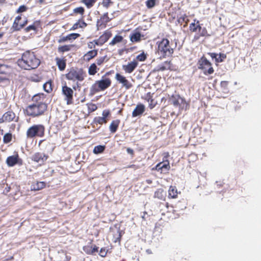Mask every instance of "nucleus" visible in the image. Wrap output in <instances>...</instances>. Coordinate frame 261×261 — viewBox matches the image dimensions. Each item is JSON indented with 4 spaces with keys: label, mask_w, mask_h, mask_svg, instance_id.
Listing matches in <instances>:
<instances>
[{
    "label": "nucleus",
    "mask_w": 261,
    "mask_h": 261,
    "mask_svg": "<svg viewBox=\"0 0 261 261\" xmlns=\"http://www.w3.org/2000/svg\"><path fill=\"white\" fill-rule=\"evenodd\" d=\"M189 21V20L188 18V16L186 14L181 15L177 18V22L180 25H182L184 23H185V24L184 25V27L187 26Z\"/></svg>",
    "instance_id": "36"
},
{
    "label": "nucleus",
    "mask_w": 261,
    "mask_h": 261,
    "mask_svg": "<svg viewBox=\"0 0 261 261\" xmlns=\"http://www.w3.org/2000/svg\"><path fill=\"white\" fill-rule=\"evenodd\" d=\"M120 123V120L119 119L114 120L111 122L109 126V129L111 133L116 132Z\"/></svg>",
    "instance_id": "32"
},
{
    "label": "nucleus",
    "mask_w": 261,
    "mask_h": 261,
    "mask_svg": "<svg viewBox=\"0 0 261 261\" xmlns=\"http://www.w3.org/2000/svg\"><path fill=\"white\" fill-rule=\"evenodd\" d=\"M123 37L120 35H116L113 39L110 42L109 45L110 46H114L118 43L123 41Z\"/></svg>",
    "instance_id": "39"
},
{
    "label": "nucleus",
    "mask_w": 261,
    "mask_h": 261,
    "mask_svg": "<svg viewBox=\"0 0 261 261\" xmlns=\"http://www.w3.org/2000/svg\"><path fill=\"white\" fill-rule=\"evenodd\" d=\"M115 79L119 84H121L122 87L126 89H129L133 87L132 84L126 79V77L119 73H116Z\"/></svg>",
    "instance_id": "11"
},
{
    "label": "nucleus",
    "mask_w": 261,
    "mask_h": 261,
    "mask_svg": "<svg viewBox=\"0 0 261 261\" xmlns=\"http://www.w3.org/2000/svg\"><path fill=\"white\" fill-rule=\"evenodd\" d=\"M28 9V8L25 5L20 6L16 10V13H21L22 12H24L27 11Z\"/></svg>",
    "instance_id": "53"
},
{
    "label": "nucleus",
    "mask_w": 261,
    "mask_h": 261,
    "mask_svg": "<svg viewBox=\"0 0 261 261\" xmlns=\"http://www.w3.org/2000/svg\"><path fill=\"white\" fill-rule=\"evenodd\" d=\"M198 68L203 71L205 75L212 74L214 72L212 64L204 56L201 57L198 61Z\"/></svg>",
    "instance_id": "7"
},
{
    "label": "nucleus",
    "mask_w": 261,
    "mask_h": 261,
    "mask_svg": "<svg viewBox=\"0 0 261 261\" xmlns=\"http://www.w3.org/2000/svg\"><path fill=\"white\" fill-rule=\"evenodd\" d=\"M168 192V197L169 199H175L177 198L178 194L180 193V192H178L176 187L173 186H170Z\"/></svg>",
    "instance_id": "26"
},
{
    "label": "nucleus",
    "mask_w": 261,
    "mask_h": 261,
    "mask_svg": "<svg viewBox=\"0 0 261 261\" xmlns=\"http://www.w3.org/2000/svg\"><path fill=\"white\" fill-rule=\"evenodd\" d=\"M108 252V250L105 247L101 248L99 251V255L101 257L106 256Z\"/></svg>",
    "instance_id": "55"
},
{
    "label": "nucleus",
    "mask_w": 261,
    "mask_h": 261,
    "mask_svg": "<svg viewBox=\"0 0 261 261\" xmlns=\"http://www.w3.org/2000/svg\"><path fill=\"white\" fill-rule=\"evenodd\" d=\"M83 249V251L88 255H94L95 253L98 251V247L92 243H90L88 245L84 246Z\"/></svg>",
    "instance_id": "17"
},
{
    "label": "nucleus",
    "mask_w": 261,
    "mask_h": 261,
    "mask_svg": "<svg viewBox=\"0 0 261 261\" xmlns=\"http://www.w3.org/2000/svg\"><path fill=\"white\" fill-rule=\"evenodd\" d=\"M47 105L45 103H33L25 108L24 113L25 115L33 118L38 117L43 115L47 111Z\"/></svg>",
    "instance_id": "3"
},
{
    "label": "nucleus",
    "mask_w": 261,
    "mask_h": 261,
    "mask_svg": "<svg viewBox=\"0 0 261 261\" xmlns=\"http://www.w3.org/2000/svg\"><path fill=\"white\" fill-rule=\"evenodd\" d=\"M145 111V107L143 104L137 105L132 113L133 117H137L142 114Z\"/></svg>",
    "instance_id": "27"
},
{
    "label": "nucleus",
    "mask_w": 261,
    "mask_h": 261,
    "mask_svg": "<svg viewBox=\"0 0 261 261\" xmlns=\"http://www.w3.org/2000/svg\"><path fill=\"white\" fill-rule=\"evenodd\" d=\"M126 151L128 153H129L132 155H133L134 154V151L133 149H132L130 148H127L126 149Z\"/></svg>",
    "instance_id": "60"
},
{
    "label": "nucleus",
    "mask_w": 261,
    "mask_h": 261,
    "mask_svg": "<svg viewBox=\"0 0 261 261\" xmlns=\"http://www.w3.org/2000/svg\"><path fill=\"white\" fill-rule=\"evenodd\" d=\"M147 58L146 55L144 54V53H142L139 55H138L136 59H134L133 60H136L137 62L138 61L143 62L146 60Z\"/></svg>",
    "instance_id": "49"
},
{
    "label": "nucleus",
    "mask_w": 261,
    "mask_h": 261,
    "mask_svg": "<svg viewBox=\"0 0 261 261\" xmlns=\"http://www.w3.org/2000/svg\"><path fill=\"white\" fill-rule=\"evenodd\" d=\"M94 124H95L96 125L97 124H100L102 125L103 124H106L108 122L107 120L105 119V118H103L102 117H95L93 121Z\"/></svg>",
    "instance_id": "43"
},
{
    "label": "nucleus",
    "mask_w": 261,
    "mask_h": 261,
    "mask_svg": "<svg viewBox=\"0 0 261 261\" xmlns=\"http://www.w3.org/2000/svg\"><path fill=\"white\" fill-rule=\"evenodd\" d=\"M156 4V0H147L145 2L146 6L148 9L153 8Z\"/></svg>",
    "instance_id": "47"
},
{
    "label": "nucleus",
    "mask_w": 261,
    "mask_h": 261,
    "mask_svg": "<svg viewBox=\"0 0 261 261\" xmlns=\"http://www.w3.org/2000/svg\"><path fill=\"white\" fill-rule=\"evenodd\" d=\"M207 54L212 59H215L217 63L222 62L226 58V55L223 53H220L218 57H217L218 54L215 53H208Z\"/></svg>",
    "instance_id": "24"
},
{
    "label": "nucleus",
    "mask_w": 261,
    "mask_h": 261,
    "mask_svg": "<svg viewBox=\"0 0 261 261\" xmlns=\"http://www.w3.org/2000/svg\"><path fill=\"white\" fill-rule=\"evenodd\" d=\"M202 24H200L199 28L198 29L197 32L196 33L194 37V40H198L200 37H207L210 36V35L208 33L207 30L205 27H202Z\"/></svg>",
    "instance_id": "15"
},
{
    "label": "nucleus",
    "mask_w": 261,
    "mask_h": 261,
    "mask_svg": "<svg viewBox=\"0 0 261 261\" xmlns=\"http://www.w3.org/2000/svg\"><path fill=\"white\" fill-rule=\"evenodd\" d=\"M10 190H11V187L10 186H8V185H7V187L5 188V189L4 191V193L7 194L10 192Z\"/></svg>",
    "instance_id": "61"
},
{
    "label": "nucleus",
    "mask_w": 261,
    "mask_h": 261,
    "mask_svg": "<svg viewBox=\"0 0 261 261\" xmlns=\"http://www.w3.org/2000/svg\"><path fill=\"white\" fill-rule=\"evenodd\" d=\"M97 55V49H92L85 54L82 57V59L85 62H89L90 60L95 58Z\"/></svg>",
    "instance_id": "20"
},
{
    "label": "nucleus",
    "mask_w": 261,
    "mask_h": 261,
    "mask_svg": "<svg viewBox=\"0 0 261 261\" xmlns=\"http://www.w3.org/2000/svg\"><path fill=\"white\" fill-rule=\"evenodd\" d=\"M125 50V49H120L118 50V53L119 54V55L120 56H122L123 53H124V51Z\"/></svg>",
    "instance_id": "62"
},
{
    "label": "nucleus",
    "mask_w": 261,
    "mask_h": 261,
    "mask_svg": "<svg viewBox=\"0 0 261 261\" xmlns=\"http://www.w3.org/2000/svg\"><path fill=\"white\" fill-rule=\"evenodd\" d=\"M12 135L11 133L5 134L3 137V142L5 144H8L12 141Z\"/></svg>",
    "instance_id": "46"
},
{
    "label": "nucleus",
    "mask_w": 261,
    "mask_h": 261,
    "mask_svg": "<svg viewBox=\"0 0 261 261\" xmlns=\"http://www.w3.org/2000/svg\"><path fill=\"white\" fill-rule=\"evenodd\" d=\"M122 234H121V231L119 229L117 230V234H116V236H114L115 240L114 242L115 243L116 242H120L121 239Z\"/></svg>",
    "instance_id": "52"
},
{
    "label": "nucleus",
    "mask_w": 261,
    "mask_h": 261,
    "mask_svg": "<svg viewBox=\"0 0 261 261\" xmlns=\"http://www.w3.org/2000/svg\"><path fill=\"white\" fill-rule=\"evenodd\" d=\"M40 21L39 20L35 21L34 22V23L27 27L25 29V31L26 32H29L31 31V30L33 31H37V28L40 26Z\"/></svg>",
    "instance_id": "38"
},
{
    "label": "nucleus",
    "mask_w": 261,
    "mask_h": 261,
    "mask_svg": "<svg viewBox=\"0 0 261 261\" xmlns=\"http://www.w3.org/2000/svg\"><path fill=\"white\" fill-rule=\"evenodd\" d=\"M48 155L41 152H36L31 157V160L36 163H40L44 164V162L48 159Z\"/></svg>",
    "instance_id": "14"
},
{
    "label": "nucleus",
    "mask_w": 261,
    "mask_h": 261,
    "mask_svg": "<svg viewBox=\"0 0 261 261\" xmlns=\"http://www.w3.org/2000/svg\"><path fill=\"white\" fill-rule=\"evenodd\" d=\"M98 0H81V3L84 4L87 9L92 8Z\"/></svg>",
    "instance_id": "41"
},
{
    "label": "nucleus",
    "mask_w": 261,
    "mask_h": 261,
    "mask_svg": "<svg viewBox=\"0 0 261 261\" xmlns=\"http://www.w3.org/2000/svg\"><path fill=\"white\" fill-rule=\"evenodd\" d=\"M32 101L33 103L35 104L39 103V102L42 103H45L44 102V94L42 93L34 95L32 98Z\"/></svg>",
    "instance_id": "40"
},
{
    "label": "nucleus",
    "mask_w": 261,
    "mask_h": 261,
    "mask_svg": "<svg viewBox=\"0 0 261 261\" xmlns=\"http://www.w3.org/2000/svg\"><path fill=\"white\" fill-rule=\"evenodd\" d=\"M54 85L51 80H49L43 85L44 90L48 93H51L53 90Z\"/></svg>",
    "instance_id": "35"
},
{
    "label": "nucleus",
    "mask_w": 261,
    "mask_h": 261,
    "mask_svg": "<svg viewBox=\"0 0 261 261\" xmlns=\"http://www.w3.org/2000/svg\"><path fill=\"white\" fill-rule=\"evenodd\" d=\"M154 197L165 201L166 199V192L163 189H158L154 192Z\"/></svg>",
    "instance_id": "31"
},
{
    "label": "nucleus",
    "mask_w": 261,
    "mask_h": 261,
    "mask_svg": "<svg viewBox=\"0 0 261 261\" xmlns=\"http://www.w3.org/2000/svg\"><path fill=\"white\" fill-rule=\"evenodd\" d=\"M87 75L84 69L77 67H72L68 69L65 75L66 80L75 83L77 87H80L79 83L83 82Z\"/></svg>",
    "instance_id": "2"
},
{
    "label": "nucleus",
    "mask_w": 261,
    "mask_h": 261,
    "mask_svg": "<svg viewBox=\"0 0 261 261\" xmlns=\"http://www.w3.org/2000/svg\"><path fill=\"white\" fill-rule=\"evenodd\" d=\"M112 18L109 17L108 12L103 13L96 21V28L97 30H101L106 28L107 23L109 22Z\"/></svg>",
    "instance_id": "9"
},
{
    "label": "nucleus",
    "mask_w": 261,
    "mask_h": 261,
    "mask_svg": "<svg viewBox=\"0 0 261 261\" xmlns=\"http://www.w3.org/2000/svg\"><path fill=\"white\" fill-rule=\"evenodd\" d=\"M56 65L60 71H64L66 67V59L64 58L56 57L55 58Z\"/></svg>",
    "instance_id": "23"
},
{
    "label": "nucleus",
    "mask_w": 261,
    "mask_h": 261,
    "mask_svg": "<svg viewBox=\"0 0 261 261\" xmlns=\"http://www.w3.org/2000/svg\"><path fill=\"white\" fill-rule=\"evenodd\" d=\"M46 187V183L44 181H37L31 186V190L39 191L44 189Z\"/></svg>",
    "instance_id": "33"
},
{
    "label": "nucleus",
    "mask_w": 261,
    "mask_h": 261,
    "mask_svg": "<svg viewBox=\"0 0 261 261\" xmlns=\"http://www.w3.org/2000/svg\"><path fill=\"white\" fill-rule=\"evenodd\" d=\"M106 148L105 145H97L95 146L93 149V153L95 154H99L103 152Z\"/></svg>",
    "instance_id": "44"
},
{
    "label": "nucleus",
    "mask_w": 261,
    "mask_h": 261,
    "mask_svg": "<svg viewBox=\"0 0 261 261\" xmlns=\"http://www.w3.org/2000/svg\"><path fill=\"white\" fill-rule=\"evenodd\" d=\"M139 65V62L136 60H133L128 62L126 64H123L122 68L125 73L130 74L134 71Z\"/></svg>",
    "instance_id": "12"
},
{
    "label": "nucleus",
    "mask_w": 261,
    "mask_h": 261,
    "mask_svg": "<svg viewBox=\"0 0 261 261\" xmlns=\"http://www.w3.org/2000/svg\"><path fill=\"white\" fill-rule=\"evenodd\" d=\"M228 82L227 81H222L220 83L221 88L224 89H227Z\"/></svg>",
    "instance_id": "58"
},
{
    "label": "nucleus",
    "mask_w": 261,
    "mask_h": 261,
    "mask_svg": "<svg viewBox=\"0 0 261 261\" xmlns=\"http://www.w3.org/2000/svg\"><path fill=\"white\" fill-rule=\"evenodd\" d=\"M45 126L41 124H34L28 128L26 132L28 139H33L35 137L42 138L45 135Z\"/></svg>",
    "instance_id": "5"
},
{
    "label": "nucleus",
    "mask_w": 261,
    "mask_h": 261,
    "mask_svg": "<svg viewBox=\"0 0 261 261\" xmlns=\"http://www.w3.org/2000/svg\"><path fill=\"white\" fill-rule=\"evenodd\" d=\"M22 18L21 15L15 17L12 24V29L15 31H18L23 28L28 23V20L25 19L22 22H20Z\"/></svg>",
    "instance_id": "13"
},
{
    "label": "nucleus",
    "mask_w": 261,
    "mask_h": 261,
    "mask_svg": "<svg viewBox=\"0 0 261 261\" xmlns=\"http://www.w3.org/2000/svg\"><path fill=\"white\" fill-rule=\"evenodd\" d=\"M112 0H102L101 5L106 9H108L113 4Z\"/></svg>",
    "instance_id": "50"
},
{
    "label": "nucleus",
    "mask_w": 261,
    "mask_h": 261,
    "mask_svg": "<svg viewBox=\"0 0 261 261\" xmlns=\"http://www.w3.org/2000/svg\"><path fill=\"white\" fill-rule=\"evenodd\" d=\"M17 63L21 68L31 70L37 68L40 64V61L34 52L27 50L22 55L21 58L18 59Z\"/></svg>",
    "instance_id": "1"
},
{
    "label": "nucleus",
    "mask_w": 261,
    "mask_h": 261,
    "mask_svg": "<svg viewBox=\"0 0 261 261\" xmlns=\"http://www.w3.org/2000/svg\"><path fill=\"white\" fill-rule=\"evenodd\" d=\"M80 34L78 33H71L66 36H62L58 40V42L60 43H64L67 41L74 40L79 38Z\"/></svg>",
    "instance_id": "22"
},
{
    "label": "nucleus",
    "mask_w": 261,
    "mask_h": 261,
    "mask_svg": "<svg viewBox=\"0 0 261 261\" xmlns=\"http://www.w3.org/2000/svg\"><path fill=\"white\" fill-rule=\"evenodd\" d=\"M88 48L91 50L95 49V46L93 42V41H89L87 43Z\"/></svg>",
    "instance_id": "56"
},
{
    "label": "nucleus",
    "mask_w": 261,
    "mask_h": 261,
    "mask_svg": "<svg viewBox=\"0 0 261 261\" xmlns=\"http://www.w3.org/2000/svg\"><path fill=\"white\" fill-rule=\"evenodd\" d=\"M112 32L109 30H107L105 31L101 36H100L99 38L103 44H104L112 37Z\"/></svg>",
    "instance_id": "28"
},
{
    "label": "nucleus",
    "mask_w": 261,
    "mask_h": 261,
    "mask_svg": "<svg viewBox=\"0 0 261 261\" xmlns=\"http://www.w3.org/2000/svg\"><path fill=\"white\" fill-rule=\"evenodd\" d=\"M110 114H111V113H110V111L109 110H105L102 112V117L103 118H105V119L107 120L108 121V118L110 115Z\"/></svg>",
    "instance_id": "54"
},
{
    "label": "nucleus",
    "mask_w": 261,
    "mask_h": 261,
    "mask_svg": "<svg viewBox=\"0 0 261 261\" xmlns=\"http://www.w3.org/2000/svg\"><path fill=\"white\" fill-rule=\"evenodd\" d=\"M200 24V21L196 19H194L193 22L191 23L189 25V30L190 32L197 33Z\"/></svg>",
    "instance_id": "29"
},
{
    "label": "nucleus",
    "mask_w": 261,
    "mask_h": 261,
    "mask_svg": "<svg viewBox=\"0 0 261 261\" xmlns=\"http://www.w3.org/2000/svg\"><path fill=\"white\" fill-rule=\"evenodd\" d=\"M31 79H32V80L33 81H35V82H39V81H40V80H39V79H37V78H35V77H33V76H32V77H31Z\"/></svg>",
    "instance_id": "63"
},
{
    "label": "nucleus",
    "mask_w": 261,
    "mask_h": 261,
    "mask_svg": "<svg viewBox=\"0 0 261 261\" xmlns=\"http://www.w3.org/2000/svg\"><path fill=\"white\" fill-rule=\"evenodd\" d=\"M93 41L95 46L96 45L101 46L103 45V43H102V42H101V40H100V39L99 38L97 39H95Z\"/></svg>",
    "instance_id": "57"
},
{
    "label": "nucleus",
    "mask_w": 261,
    "mask_h": 261,
    "mask_svg": "<svg viewBox=\"0 0 261 261\" xmlns=\"http://www.w3.org/2000/svg\"><path fill=\"white\" fill-rule=\"evenodd\" d=\"M107 56H103V57H100L98 58H97L96 60V63L98 66L101 65L103 63L105 62H106L107 61V60H106Z\"/></svg>",
    "instance_id": "51"
},
{
    "label": "nucleus",
    "mask_w": 261,
    "mask_h": 261,
    "mask_svg": "<svg viewBox=\"0 0 261 261\" xmlns=\"http://www.w3.org/2000/svg\"><path fill=\"white\" fill-rule=\"evenodd\" d=\"M15 114L12 111H9L5 113L0 118V123L3 122H10L14 120Z\"/></svg>",
    "instance_id": "18"
},
{
    "label": "nucleus",
    "mask_w": 261,
    "mask_h": 261,
    "mask_svg": "<svg viewBox=\"0 0 261 261\" xmlns=\"http://www.w3.org/2000/svg\"><path fill=\"white\" fill-rule=\"evenodd\" d=\"M62 92L64 96V100L66 101L68 105H71L73 103V90L66 85L62 87Z\"/></svg>",
    "instance_id": "8"
},
{
    "label": "nucleus",
    "mask_w": 261,
    "mask_h": 261,
    "mask_svg": "<svg viewBox=\"0 0 261 261\" xmlns=\"http://www.w3.org/2000/svg\"><path fill=\"white\" fill-rule=\"evenodd\" d=\"M6 80H7L6 78L0 76V83L3 82L4 81H6Z\"/></svg>",
    "instance_id": "64"
},
{
    "label": "nucleus",
    "mask_w": 261,
    "mask_h": 261,
    "mask_svg": "<svg viewBox=\"0 0 261 261\" xmlns=\"http://www.w3.org/2000/svg\"><path fill=\"white\" fill-rule=\"evenodd\" d=\"M158 51L161 57L165 58L172 56L174 53V48L171 46L170 41L167 38H163L162 40L157 42Z\"/></svg>",
    "instance_id": "4"
},
{
    "label": "nucleus",
    "mask_w": 261,
    "mask_h": 261,
    "mask_svg": "<svg viewBox=\"0 0 261 261\" xmlns=\"http://www.w3.org/2000/svg\"><path fill=\"white\" fill-rule=\"evenodd\" d=\"M170 169V166L168 160H163V162L158 163L154 167V169L161 174L168 173Z\"/></svg>",
    "instance_id": "10"
},
{
    "label": "nucleus",
    "mask_w": 261,
    "mask_h": 261,
    "mask_svg": "<svg viewBox=\"0 0 261 261\" xmlns=\"http://www.w3.org/2000/svg\"><path fill=\"white\" fill-rule=\"evenodd\" d=\"M111 84V81L108 77L97 81L92 85L90 88V92L91 94H94L98 92L103 91L109 87Z\"/></svg>",
    "instance_id": "6"
},
{
    "label": "nucleus",
    "mask_w": 261,
    "mask_h": 261,
    "mask_svg": "<svg viewBox=\"0 0 261 261\" xmlns=\"http://www.w3.org/2000/svg\"><path fill=\"white\" fill-rule=\"evenodd\" d=\"M9 67L8 65L0 64V74H6Z\"/></svg>",
    "instance_id": "48"
},
{
    "label": "nucleus",
    "mask_w": 261,
    "mask_h": 261,
    "mask_svg": "<svg viewBox=\"0 0 261 261\" xmlns=\"http://www.w3.org/2000/svg\"><path fill=\"white\" fill-rule=\"evenodd\" d=\"M180 98H174L173 100L172 103L175 107H177L180 105L179 99Z\"/></svg>",
    "instance_id": "59"
},
{
    "label": "nucleus",
    "mask_w": 261,
    "mask_h": 261,
    "mask_svg": "<svg viewBox=\"0 0 261 261\" xmlns=\"http://www.w3.org/2000/svg\"><path fill=\"white\" fill-rule=\"evenodd\" d=\"M130 41L132 42H139L142 39L144 40L146 39L145 35L142 34L140 32L136 29L129 36Z\"/></svg>",
    "instance_id": "16"
},
{
    "label": "nucleus",
    "mask_w": 261,
    "mask_h": 261,
    "mask_svg": "<svg viewBox=\"0 0 261 261\" xmlns=\"http://www.w3.org/2000/svg\"><path fill=\"white\" fill-rule=\"evenodd\" d=\"M171 62L170 61H165L162 64L159 65L157 68L158 71H164L166 70H171Z\"/></svg>",
    "instance_id": "34"
},
{
    "label": "nucleus",
    "mask_w": 261,
    "mask_h": 261,
    "mask_svg": "<svg viewBox=\"0 0 261 261\" xmlns=\"http://www.w3.org/2000/svg\"><path fill=\"white\" fill-rule=\"evenodd\" d=\"M74 47L73 44H68L60 46L58 48V51L59 53H64L65 52L70 51L72 48Z\"/></svg>",
    "instance_id": "37"
},
{
    "label": "nucleus",
    "mask_w": 261,
    "mask_h": 261,
    "mask_svg": "<svg viewBox=\"0 0 261 261\" xmlns=\"http://www.w3.org/2000/svg\"><path fill=\"white\" fill-rule=\"evenodd\" d=\"M85 9L82 6H79L74 8L70 15L72 16H79L80 19H84L85 17Z\"/></svg>",
    "instance_id": "21"
},
{
    "label": "nucleus",
    "mask_w": 261,
    "mask_h": 261,
    "mask_svg": "<svg viewBox=\"0 0 261 261\" xmlns=\"http://www.w3.org/2000/svg\"><path fill=\"white\" fill-rule=\"evenodd\" d=\"M87 24L85 22L84 19H79L70 29V30H75L79 28H84L86 27Z\"/></svg>",
    "instance_id": "30"
},
{
    "label": "nucleus",
    "mask_w": 261,
    "mask_h": 261,
    "mask_svg": "<svg viewBox=\"0 0 261 261\" xmlns=\"http://www.w3.org/2000/svg\"><path fill=\"white\" fill-rule=\"evenodd\" d=\"M21 160L19 159L18 153L15 154L8 156L6 159V164L9 167H13L19 163Z\"/></svg>",
    "instance_id": "19"
},
{
    "label": "nucleus",
    "mask_w": 261,
    "mask_h": 261,
    "mask_svg": "<svg viewBox=\"0 0 261 261\" xmlns=\"http://www.w3.org/2000/svg\"><path fill=\"white\" fill-rule=\"evenodd\" d=\"M86 105L87 106L88 113L89 114L93 112H94L97 109V107L96 105L93 103L92 102L87 103Z\"/></svg>",
    "instance_id": "45"
},
{
    "label": "nucleus",
    "mask_w": 261,
    "mask_h": 261,
    "mask_svg": "<svg viewBox=\"0 0 261 261\" xmlns=\"http://www.w3.org/2000/svg\"><path fill=\"white\" fill-rule=\"evenodd\" d=\"M99 68L97 67L96 63H92L88 68V73L90 75H94L97 72Z\"/></svg>",
    "instance_id": "42"
},
{
    "label": "nucleus",
    "mask_w": 261,
    "mask_h": 261,
    "mask_svg": "<svg viewBox=\"0 0 261 261\" xmlns=\"http://www.w3.org/2000/svg\"><path fill=\"white\" fill-rule=\"evenodd\" d=\"M145 100L148 103V107L150 109L154 108L157 104V102L155 100L150 92L147 93L145 96Z\"/></svg>",
    "instance_id": "25"
}]
</instances>
